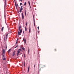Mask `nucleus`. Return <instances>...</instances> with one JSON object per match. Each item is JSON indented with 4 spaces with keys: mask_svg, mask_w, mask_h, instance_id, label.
Instances as JSON below:
<instances>
[{
    "mask_svg": "<svg viewBox=\"0 0 74 74\" xmlns=\"http://www.w3.org/2000/svg\"><path fill=\"white\" fill-rule=\"evenodd\" d=\"M21 51H22V50L21 49H20L18 50L17 56H18L19 55V54L20 52H21Z\"/></svg>",
    "mask_w": 74,
    "mask_h": 74,
    "instance_id": "f257e3e1",
    "label": "nucleus"
},
{
    "mask_svg": "<svg viewBox=\"0 0 74 74\" xmlns=\"http://www.w3.org/2000/svg\"><path fill=\"white\" fill-rule=\"evenodd\" d=\"M22 30L21 29L20 30V32H19V31H18V36H20V35H21V33H22Z\"/></svg>",
    "mask_w": 74,
    "mask_h": 74,
    "instance_id": "f03ea898",
    "label": "nucleus"
},
{
    "mask_svg": "<svg viewBox=\"0 0 74 74\" xmlns=\"http://www.w3.org/2000/svg\"><path fill=\"white\" fill-rule=\"evenodd\" d=\"M22 19H24V15H23V13H22Z\"/></svg>",
    "mask_w": 74,
    "mask_h": 74,
    "instance_id": "7ed1b4c3",
    "label": "nucleus"
},
{
    "mask_svg": "<svg viewBox=\"0 0 74 74\" xmlns=\"http://www.w3.org/2000/svg\"><path fill=\"white\" fill-rule=\"evenodd\" d=\"M33 18H34V26H35V21L34 20V16H33Z\"/></svg>",
    "mask_w": 74,
    "mask_h": 74,
    "instance_id": "20e7f679",
    "label": "nucleus"
},
{
    "mask_svg": "<svg viewBox=\"0 0 74 74\" xmlns=\"http://www.w3.org/2000/svg\"><path fill=\"white\" fill-rule=\"evenodd\" d=\"M15 51H14L13 52V54H12V56H14V55H15Z\"/></svg>",
    "mask_w": 74,
    "mask_h": 74,
    "instance_id": "39448f33",
    "label": "nucleus"
},
{
    "mask_svg": "<svg viewBox=\"0 0 74 74\" xmlns=\"http://www.w3.org/2000/svg\"><path fill=\"white\" fill-rule=\"evenodd\" d=\"M4 1H5V3H4V4L5 5H7V4L6 3H7L6 2V0H4Z\"/></svg>",
    "mask_w": 74,
    "mask_h": 74,
    "instance_id": "423d86ee",
    "label": "nucleus"
},
{
    "mask_svg": "<svg viewBox=\"0 0 74 74\" xmlns=\"http://www.w3.org/2000/svg\"><path fill=\"white\" fill-rule=\"evenodd\" d=\"M29 69H30V66H29L28 69V73L29 71Z\"/></svg>",
    "mask_w": 74,
    "mask_h": 74,
    "instance_id": "0eeeda50",
    "label": "nucleus"
},
{
    "mask_svg": "<svg viewBox=\"0 0 74 74\" xmlns=\"http://www.w3.org/2000/svg\"><path fill=\"white\" fill-rule=\"evenodd\" d=\"M3 54H4V53H5V49H3Z\"/></svg>",
    "mask_w": 74,
    "mask_h": 74,
    "instance_id": "6e6552de",
    "label": "nucleus"
},
{
    "mask_svg": "<svg viewBox=\"0 0 74 74\" xmlns=\"http://www.w3.org/2000/svg\"><path fill=\"white\" fill-rule=\"evenodd\" d=\"M23 41L25 42V43H26V40H25V38H23Z\"/></svg>",
    "mask_w": 74,
    "mask_h": 74,
    "instance_id": "1a4fd4ad",
    "label": "nucleus"
},
{
    "mask_svg": "<svg viewBox=\"0 0 74 74\" xmlns=\"http://www.w3.org/2000/svg\"><path fill=\"white\" fill-rule=\"evenodd\" d=\"M23 10V8H22V6H21V7L20 10Z\"/></svg>",
    "mask_w": 74,
    "mask_h": 74,
    "instance_id": "9d476101",
    "label": "nucleus"
},
{
    "mask_svg": "<svg viewBox=\"0 0 74 74\" xmlns=\"http://www.w3.org/2000/svg\"><path fill=\"white\" fill-rule=\"evenodd\" d=\"M8 37V34H6V40L7 39V37Z\"/></svg>",
    "mask_w": 74,
    "mask_h": 74,
    "instance_id": "9b49d317",
    "label": "nucleus"
},
{
    "mask_svg": "<svg viewBox=\"0 0 74 74\" xmlns=\"http://www.w3.org/2000/svg\"><path fill=\"white\" fill-rule=\"evenodd\" d=\"M11 49L8 50V53H10V52L11 51Z\"/></svg>",
    "mask_w": 74,
    "mask_h": 74,
    "instance_id": "f8f14e48",
    "label": "nucleus"
},
{
    "mask_svg": "<svg viewBox=\"0 0 74 74\" xmlns=\"http://www.w3.org/2000/svg\"><path fill=\"white\" fill-rule=\"evenodd\" d=\"M15 5H16V7H18V4H16V2H15Z\"/></svg>",
    "mask_w": 74,
    "mask_h": 74,
    "instance_id": "ddd939ff",
    "label": "nucleus"
},
{
    "mask_svg": "<svg viewBox=\"0 0 74 74\" xmlns=\"http://www.w3.org/2000/svg\"><path fill=\"white\" fill-rule=\"evenodd\" d=\"M21 26H20L19 27V31L21 30Z\"/></svg>",
    "mask_w": 74,
    "mask_h": 74,
    "instance_id": "4468645a",
    "label": "nucleus"
},
{
    "mask_svg": "<svg viewBox=\"0 0 74 74\" xmlns=\"http://www.w3.org/2000/svg\"><path fill=\"white\" fill-rule=\"evenodd\" d=\"M4 27H3L1 28V31H3V29H4Z\"/></svg>",
    "mask_w": 74,
    "mask_h": 74,
    "instance_id": "2eb2a0df",
    "label": "nucleus"
},
{
    "mask_svg": "<svg viewBox=\"0 0 74 74\" xmlns=\"http://www.w3.org/2000/svg\"><path fill=\"white\" fill-rule=\"evenodd\" d=\"M22 49H23V50H25V49L24 48L22 47L21 48Z\"/></svg>",
    "mask_w": 74,
    "mask_h": 74,
    "instance_id": "dca6fc26",
    "label": "nucleus"
},
{
    "mask_svg": "<svg viewBox=\"0 0 74 74\" xmlns=\"http://www.w3.org/2000/svg\"><path fill=\"white\" fill-rule=\"evenodd\" d=\"M25 30L26 31H27V28H26V27H25Z\"/></svg>",
    "mask_w": 74,
    "mask_h": 74,
    "instance_id": "f3484780",
    "label": "nucleus"
},
{
    "mask_svg": "<svg viewBox=\"0 0 74 74\" xmlns=\"http://www.w3.org/2000/svg\"><path fill=\"white\" fill-rule=\"evenodd\" d=\"M3 60H6V59H5V58H4L3 59Z\"/></svg>",
    "mask_w": 74,
    "mask_h": 74,
    "instance_id": "a211bd4d",
    "label": "nucleus"
},
{
    "mask_svg": "<svg viewBox=\"0 0 74 74\" xmlns=\"http://www.w3.org/2000/svg\"><path fill=\"white\" fill-rule=\"evenodd\" d=\"M30 32H31V29H29V33H30Z\"/></svg>",
    "mask_w": 74,
    "mask_h": 74,
    "instance_id": "6ab92c4d",
    "label": "nucleus"
},
{
    "mask_svg": "<svg viewBox=\"0 0 74 74\" xmlns=\"http://www.w3.org/2000/svg\"><path fill=\"white\" fill-rule=\"evenodd\" d=\"M18 39H17V41H16V44H18Z\"/></svg>",
    "mask_w": 74,
    "mask_h": 74,
    "instance_id": "aec40b11",
    "label": "nucleus"
},
{
    "mask_svg": "<svg viewBox=\"0 0 74 74\" xmlns=\"http://www.w3.org/2000/svg\"><path fill=\"white\" fill-rule=\"evenodd\" d=\"M28 4H29V5H30V1H28Z\"/></svg>",
    "mask_w": 74,
    "mask_h": 74,
    "instance_id": "412c9836",
    "label": "nucleus"
},
{
    "mask_svg": "<svg viewBox=\"0 0 74 74\" xmlns=\"http://www.w3.org/2000/svg\"><path fill=\"white\" fill-rule=\"evenodd\" d=\"M26 2H25L24 3V5L25 6L26 5Z\"/></svg>",
    "mask_w": 74,
    "mask_h": 74,
    "instance_id": "4be33fe9",
    "label": "nucleus"
},
{
    "mask_svg": "<svg viewBox=\"0 0 74 74\" xmlns=\"http://www.w3.org/2000/svg\"><path fill=\"white\" fill-rule=\"evenodd\" d=\"M4 41H5V37L4 38Z\"/></svg>",
    "mask_w": 74,
    "mask_h": 74,
    "instance_id": "5701e85b",
    "label": "nucleus"
},
{
    "mask_svg": "<svg viewBox=\"0 0 74 74\" xmlns=\"http://www.w3.org/2000/svg\"><path fill=\"white\" fill-rule=\"evenodd\" d=\"M22 10H20V12H22Z\"/></svg>",
    "mask_w": 74,
    "mask_h": 74,
    "instance_id": "b1692460",
    "label": "nucleus"
},
{
    "mask_svg": "<svg viewBox=\"0 0 74 74\" xmlns=\"http://www.w3.org/2000/svg\"><path fill=\"white\" fill-rule=\"evenodd\" d=\"M25 62L24 63V66L25 67Z\"/></svg>",
    "mask_w": 74,
    "mask_h": 74,
    "instance_id": "393cba45",
    "label": "nucleus"
},
{
    "mask_svg": "<svg viewBox=\"0 0 74 74\" xmlns=\"http://www.w3.org/2000/svg\"><path fill=\"white\" fill-rule=\"evenodd\" d=\"M45 67V65H43V67Z\"/></svg>",
    "mask_w": 74,
    "mask_h": 74,
    "instance_id": "a878e982",
    "label": "nucleus"
},
{
    "mask_svg": "<svg viewBox=\"0 0 74 74\" xmlns=\"http://www.w3.org/2000/svg\"><path fill=\"white\" fill-rule=\"evenodd\" d=\"M27 23H26V25L27 26Z\"/></svg>",
    "mask_w": 74,
    "mask_h": 74,
    "instance_id": "bb28decb",
    "label": "nucleus"
},
{
    "mask_svg": "<svg viewBox=\"0 0 74 74\" xmlns=\"http://www.w3.org/2000/svg\"><path fill=\"white\" fill-rule=\"evenodd\" d=\"M3 58H4V54H3Z\"/></svg>",
    "mask_w": 74,
    "mask_h": 74,
    "instance_id": "cd10ccee",
    "label": "nucleus"
},
{
    "mask_svg": "<svg viewBox=\"0 0 74 74\" xmlns=\"http://www.w3.org/2000/svg\"><path fill=\"white\" fill-rule=\"evenodd\" d=\"M25 57H26L25 56V54H24V58H25Z\"/></svg>",
    "mask_w": 74,
    "mask_h": 74,
    "instance_id": "c85d7f7f",
    "label": "nucleus"
},
{
    "mask_svg": "<svg viewBox=\"0 0 74 74\" xmlns=\"http://www.w3.org/2000/svg\"><path fill=\"white\" fill-rule=\"evenodd\" d=\"M38 30H39V27H38Z\"/></svg>",
    "mask_w": 74,
    "mask_h": 74,
    "instance_id": "c756f323",
    "label": "nucleus"
},
{
    "mask_svg": "<svg viewBox=\"0 0 74 74\" xmlns=\"http://www.w3.org/2000/svg\"><path fill=\"white\" fill-rule=\"evenodd\" d=\"M22 1V0H20V1L19 0V1Z\"/></svg>",
    "mask_w": 74,
    "mask_h": 74,
    "instance_id": "7c9ffc66",
    "label": "nucleus"
},
{
    "mask_svg": "<svg viewBox=\"0 0 74 74\" xmlns=\"http://www.w3.org/2000/svg\"><path fill=\"white\" fill-rule=\"evenodd\" d=\"M54 51H56V49H54Z\"/></svg>",
    "mask_w": 74,
    "mask_h": 74,
    "instance_id": "2f4dec72",
    "label": "nucleus"
},
{
    "mask_svg": "<svg viewBox=\"0 0 74 74\" xmlns=\"http://www.w3.org/2000/svg\"><path fill=\"white\" fill-rule=\"evenodd\" d=\"M22 3H20V5H22Z\"/></svg>",
    "mask_w": 74,
    "mask_h": 74,
    "instance_id": "473e14b6",
    "label": "nucleus"
},
{
    "mask_svg": "<svg viewBox=\"0 0 74 74\" xmlns=\"http://www.w3.org/2000/svg\"><path fill=\"white\" fill-rule=\"evenodd\" d=\"M25 15H26V13H25Z\"/></svg>",
    "mask_w": 74,
    "mask_h": 74,
    "instance_id": "72a5a7b5",
    "label": "nucleus"
},
{
    "mask_svg": "<svg viewBox=\"0 0 74 74\" xmlns=\"http://www.w3.org/2000/svg\"><path fill=\"white\" fill-rule=\"evenodd\" d=\"M26 10H25V13H26Z\"/></svg>",
    "mask_w": 74,
    "mask_h": 74,
    "instance_id": "f704fd0d",
    "label": "nucleus"
},
{
    "mask_svg": "<svg viewBox=\"0 0 74 74\" xmlns=\"http://www.w3.org/2000/svg\"><path fill=\"white\" fill-rule=\"evenodd\" d=\"M28 53H29V49L28 50Z\"/></svg>",
    "mask_w": 74,
    "mask_h": 74,
    "instance_id": "c9c22d12",
    "label": "nucleus"
},
{
    "mask_svg": "<svg viewBox=\"0 0 74 74\" xmlns=\"http://www.w3.org/2000/svg\"><path fill=\"white\" fill-rule=\"evenodd\" d=\"M35 66H36V64H35L34 66V67H35Z\"/></svg>",
    "mask_w": 74,
    "mask_h": 74,
    "instance_id": "e433bc0d",
    "label": "nucleus"
},
{
    "mask_svg": "<svg viewBox=\"0 0 74 74\" xmlns=\"http://www.w3.org/2000/svg\"><path fill=\"white\" fill-rule=\"evenodd\" d=\"M17 47H18V46H17L15 48H16Z\"/></svg>",
    "mask_w": 74,
    "mask_h": 74,
    "instance_id": "4c0bfd02",
    "label": "nucleus"
},
{
    "mask_svg": "<svg viewBox=\"0 0 74 74\" xmlns=\"http://www.w3.org/2000/svg\"><path fill=\"white\" fill-rule=\"evenodd\" d=\"M29 6H30V8H31V6H30V5H29Z\"/></svg>",
    "mask_w": 74,
    "mask_h": 74,
    "instance_id": "58836bf2",
    "label": "nucleus"
},
{
    "mask_svg": "<svg viewBox=\"0 0 74 74\" xmlns=\"http://www.w3.org/2000/svg\"><path fill=\"white\" fill-rule=\"evenodd\" d=\"M29 29H31L30 28V27H29Z\"/></svg>",
    "mask_w": 74,
    "mask_h": 74,
    "instance_id": "ea45409f",
    "label": "nucleus"
},
{
    "mask_svg": "<svg viewBox=\"0 0 74 74\" xmlns=\"http://www.w3.org/2000/svg\"><path fill=\"white\" fill-rule=\"evenodd\" d=\"M23 33L24 34V31H23Z\"/></svg>",
    "mask_w": 74,
    "mask_h": 74,
    "instance_id": "a19ab883",
    "label": "nucleus"
},
{
    "mask_svg": "<svg viewBox=\"0 0 74 74\" xmlns=\"http://www.w3.org/2000/svg\"><path fill=\"white\" fill-rule=\"evenodd\" d=\"M6 48H7V46H6Z\"/></svg>",
    "mask_w": 74,
    "mask_h": 74,
    "instance_id": "79ce46f5",
    "label": "nucleus"
},
{
    "mask_svg": "<svg viewBox=\"0 0 74 74\" xmlns=\"http://www.w3.org/2000/svg\"><path fill=\"white\" fill-rule=\"evenodd\" d=\"M40 70H40V69L39 70V71H40Z\"/></svg>",
    "mask_w": 74,
    "mask_h": 74,
    "instance_id": "37998d69",
    "label": "nucleus"
},
{
    "mask_svg": "<svg viewBox=\"0 0 74 74\" xmlns=\"http://www.w3.org/2000/svg\"><path fill=\"white\" fill-rule=\"evenodd\" d=\"M38 70H39V69H38Z\"/></svg>",
    "mask_w": 74,
    "mask_h": 74,
    "instance_id": "c03bdc74",
    "label": "nucleus"
},
{
    "mask_svg": "<svg viewBox=\"0 0 74 74\" xmlns=\"http://www.w3.org/2000/svg\"><path fill=\"white\" fill-rule=\"evenodd\" d=\"M38 74H40L39 73Z\"/></svg>",
    "mask_w": 74,
    "mask_h": 74,
    "instance_id": "a18cd8bd",
    "label": "nucleus"
}]
</instances>
